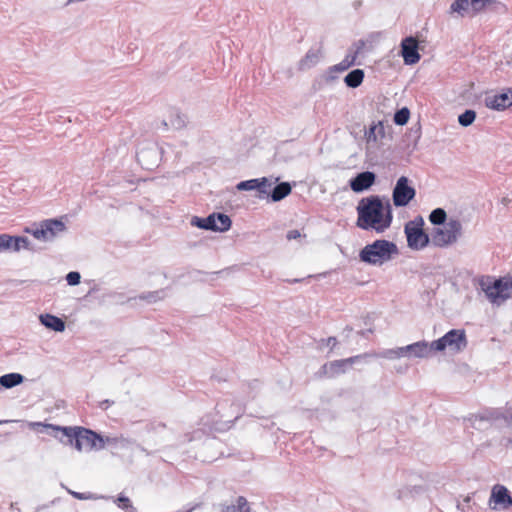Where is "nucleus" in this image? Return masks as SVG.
I'll list each match as a JSON object with an SVG mask.
<instances>
[{
    "label": "nucleus",
    "instance_id": "nucleus-30",
    "mask_svg": "<svg viewBox=\"0 0 512 512\" xmlns=\"http://www.w3.org/2000/svg\"><path fill=\"white\" fill-rule=\"evenodd\" d=\"M10 249L13 252H18L21 249L32 250L33 248L28 238L22 236H12Z\"/></svg>",
    "mask_w": 512,
    "mask_h": 512
},
{
    "label": "nucleus",
    "instance_id": "nucleus-21",
    "mask_svg": "<svg viewBox=\"0 0 512 512\" xmlns=\"http://www.w3.org/2000/svg\"><path fill=\"white\" fill-rule=\"evenodd\" d=\"M486 106L497 111L512 106V91L503 92L486 98Z\"/></svg>",
    "mask_w": 512,
    "mask_h": 512
},
{
    "label": "nucleus",
    "instance_id": "nucleus-33",
    "mask_svg": "<svg viewBox=\"0 0 512 512\" xmlns=\"http://www.w3.org/2000/svg\"><path fill=\"white\" fill-rule=\"evenodd\" d=\"M476 118V113L474 110H466L464 113L458 116V122L463 127L470 126Z\"/></svg>",
    "mask_w": 512,
    "mask_h": 512
},
{
    "label": "nucleus",
    "instance_id": "nucleus-48",
    "mask_svg": "<svg viewBox=\"0 0 512 512\" xmlns=\"http://www.w3.org/2000/svg\"><path fill=\"white\" fill-rule=\"evenodd\" d=\"M508 444L512 447V437L508 439Z\"/></svg>",
    "mask_w": 512,
    "mask_h": 512
},
{
    "label": "nucleus",
    "instance_id": "nucleus-10",
    "mask_svg": "<svg viewBox=\"0 0 512 512\" xmlns=\"http://www.w3.org/2000/svg\"><path fill=\"white\" fill-rule=\"evenodd\" d=\"M415 189L409 185V179L401 176L393 189L392 199L396 207H403L415 197Z\"/></svg>",
    "mask_w": 512,
    "mask_h": 512
},
{
    "label": "nucleus",
    "instance_id": "nucleus-4",
    "mask_svg": "<svg viewBox=\"0 0 512 512\" xmlns=\"http://www.w3.org/2000/svg\"><path fill=\"white\" fill-rule=\"evenodd\" d=\"M66 230L65 223L57 219H46L34 223L24 229L25 233L31 234L35 239L50 242Z\"/></svg>",
    "mask_w": 512,
    "mask_h": 512
},
{
    "label": "nucleus",
    "instance_id": "nucleus-29",
    "mask_svg": "<svg viewBox=\"0 0 512 512\" xmlns=\"http://www.w3.org/2000/svg\"><path fill=\"white\" fill-rule=\"evenodd\" d=\"M364 79V71L362 69H355L349 72L345 78V84L350 88H357L361 85Z\"/></svg>",
    "mask_w": 512,
    "mask_h": 512
},
{
    "label": "nucleus",
    "instance_id": "nucleus-18",
    "mask_svg": "<svg viewBox=\"0 0 512 512\" xmlns=\"http://www.w3.org/2000/svg\"><path fill=\"white\" fill-rule=\"evenodd\" d=\"M401 55L406 65L416 64L420 60L418 41L414 37H406L401 42Z\"/></svg>",
    "mask_w": 512,
    "mask_h": 512
},
{
    "label": "nucleus",
    "instance_id": "nucleus-12",
    "mask_svg": "<svg viewBox=\"0 0 512 512\" xmlns=\"http://www.w3.org/2000/svg\"><path fill=\"white\" fill-rule=\"evenodd\" d=\"M489 505L494 510H507L512 506V496L504 486L497 484L493 486L489 499Z\"/></svg>",
    "mask_w": 512,
    "mask_h": 512
},
{
    "label": "nucleus",
    "instance_id": "nucleus-36",
    "mask_svg": "<svg viewBox=\"0 0 512 512\" xmlns=\"http://www.w3.org/2000/svg\"><path fill=\"white\" fill-rule=\"evenodd\" d=\"M170 123L171 125L175 128V129H181L185 126L186 124V120H185V116L184 115H181L179 113H175L171 119H170Z\"/></svg>",
    "mask_w": 512,
    "mask_h": 512
},
{
    "label": "nucleus",
    "instance_id": "nucleus-13",
    "mask_svg": "<svg viewBox=\"0 0 512 512\" xmlns=\"http://www.w3.org/2000/svg\"><path fill=\"white\" fill-rule=\"evenodd\" d=\"M273 183L266 177L255 178L250 180L241 181L237 184L236 188L239 191H252L258 192L259 198L268 197Z\"/></svg>",
    "mask_w": 512,
    "mask_h": 512
},
{
    "label": "nucleus",
    "instance_id": "nucleus-25",
    "mask_svg": "<svg viewBox=\"0 0 512 512\" xmlns=\"http://www.w3.org/2000/svg\"><path fill=\"white\" fill-rule=\"evenodd\" d=\"M39 321L46 328L55 332H63L65 330V322L55 315L49 313L40 314Z\"/></svg>",
    "mask_w": 512,
    "mask_h": 512
},
{
    "label": "nucleus",
    "instance_id": "nucleus-51",
    "mask_svg": "<svg viewBox=\"0 0 512 512\" xmlns=\"http://www.w3.org/2000/svg\"><path fill=\"white\" fill-rule=\"evenodd\" d=\"M7 422H8L7 420H5V421H0V424H2V423H7Z\"/></svg>",
    "mask_w": 512,
    "mask_h": 512
},
{
    "label": "nucleus",
    "instance_id": "nucleus-20",
    "mask_svg": "<svg viewBox=\"0 0 512 512\" xmlns=\"http://www.w3.org/2000/svg\"><path fill=\"white\" fill-rule=\"evenodd\" d=\"M375 179L376 175L373 172H361L350 180V187L354 192L360 193L369 189L375 183Z\"/></svg>",
    "mask_w": 512,
    "mask_h": 512
},
{
    "label": "nucleus",
    "instance_id": "nucleus-34",
    "mask_svg": "<svg viewBox=\"0 0 512 512\" xmlns=\"http://www.w3.org/2000/svg\"><path fill=\"white\" fill-rule=\"evenodd\" d=\"M409 117H410V111L408 108L404 107L400 110H398L395 115H394V122L397 124V125H405L408 120H409Z\"/></svg>",
    "mask_w": 512,
    "mask_h": 512
},
{
    "label": "nucleus",
    "instance_id": "nucleus-7",
    "mask_svg": "<svg viewBox=\"0 0 512 512\" xmlns=\"http://www.w3.org/2000/svg\"><path fill=\"white\" fill-rule=\"evenodd\" d=\"M73 446L79 452L101 450L103 449L102 436L92 430L77 426Z\"/></svg>",
    "mask_w": 512,
    "mask_h": 512
},
{
    "label": "nucleus",
    "instance_id": "nucleus-40",
    "mask_svg": "<svg viewBox=\"0 0 512 512\" xmlns=\"http://www.w3.org/2000/svg\"><path fill=\"white\" fill-rule=\"evenodd\" d=\"M103 441V449L106 447V445H116V444H123L126 440L122 437H102Z\"/></svg>",
    "mask_w": 512,
    "mask_h": 512
},
{
    "label": "nucleus",
    "instance_id": "nucleus-22",
    "mask_svg": "<svg viewBox=\"0 0 512 512\" xmlns=\"http://www.w3.org/2000/svg\"><path fill=\"white\" fill-rule=\"evenodd\" d=\"M358 358H359V356H355V357H350V358L342 359V360H335L330 363H327L323 366L324 373L328 377H334L340 373H344L346 371V368L349 365L353 364Z\"/></svg>",
    "mask_w": 512,
    "mask_h": 512
},
{
    "label": "nucleus",
    "instance_id": "nucleus-47",
    "mask_svg": "<svg viewBox=\"0 0 512 512\" xmlns=\"http://www.w3.org/2000/svg\"><path fill=\"white\" fill-rule=\"evenodd\" d=\"M504 281L506 282V286L512 296V276L508 279H504Z\"/></svg>",
    "mask_w": 512,
    "mask_h": 512
},
{
    "label": "nucleus",
    "instance_id": "nucleus-32",
    "mask_svg": "<svg viewBox=\"0 0 512 512\" xmlns=\"http://www.w3.org/2000/svg\"><path fill=\"white\" fill-rule=\"evenodd\" d=\"M446 218V212L442 208L434 209L429 216L430 222L434 225H438V227L444 225L447 222Z\"/></svg>",
    "mask_w": 512,
    "mask_h": 512
},
{
    "label": "nucleus",
    "instance_id": "nucleus-3",
    "mask_svg": "<svg viewBox=\"0 0 512 512\" xmlns=\"http://www.w3.org/2000/svg\"><path fill=\"white\" fill-rule=\"evenodd\" d=\"M461 235V222L456 218H449L444 225L433 229L431 242L436 247H447L456 243Z\"/></svg>",
    "mask_w": 512,
    "mask_h": 512
},
{
    "label": "nucleus",
    "instance_id": "nucleus-19",
    "mask_svg": "<svg viewBox=\"0 0 512 512\" xmlns=\"http://www.w3.org/2000/svg\"><path fill=\"white\" fill-rule=\"evenodd\" d=\"M386 136V128L383 121L373 122L365 132L364 137L368 146H377Z\"/></svg>",
    "mask_w": 512,
    "mask_h": 512
},
{
    "label": "nucleus",
    "instance_id": "nucleus-23",
    "mask_svg": "<svg viewBox=\"0 0 512 512\" xmlns=\"http://www.w3.org/2000/svg\"><path fill=\"white\" fill-rule=\"evenodd\" d=\"M357 55H358V51L349 52L340 63L330 67L327 72V79L333 80V79H335V76L333 75V73L344 72L347 69H349L351 66H353L355 64Z\"/></svg>",
    "mask_w": 512,
    "mask_h": 512
},
{
    "label": "nucleus",
    "instance_id": "nucleus-44",
    "mask_svg": "<svg viewBox=\"0 0 512 512\" xmlns=\"http://www.w3.org/2000/svg\"><path fill=\"white\" fill-rule=\"evenodd\" d=\"M286 237L288 240H294L301 237V234L298 230H290L288 231Z\"/></svg>",
    "mask_w": 512,
    "mask_h": 512
},
{
    "label": "nucleus",
    "instance_id": "nucleus-35",
    "mask_svg": "<svg viewBox=\"0 0 512 512\" xmlns=\"http://www.w3.org/2000/svg\"><path fill=\"white\" fill-rule=\"evenodd\" d=\"M162 291H154V292H148L145 294H142L139 296L140 300H145L149 303H154L158 300H160L163 296L161 295Z\"/></svg>",
    "mask_w": 512,
    "mask_h": 512
},
{
    "label": "nucleus",
    "instance_id": "nucleus-1",
    "mask_svg": "<svg viewBox=\"0 0 512 512\" xmlns=\"http://www.w3.org/2000/svg\"><path fill=\"white\" fill-rule=\"evenodd\" d=\"M358 213L357 226L363 230L384 232L392 223V207L390 201L385 202L377 195L362 198L356 208Z\"/></svg>",
    "mask_w": 512,
    "mask_h": 512
},
{
    "label": "nucleus",
    "instance_id": "nucleus-5",
    "mask_svg": "<svg viewBox=\"0 0 512 512\" xmlns=\"http://www.w3.org/2000/svg\"><path fill=\"white\" fill-rule=\"evenodd\" d=\"M432 343L435 353L443 352L446 349L451 353H459L467 347V338L464 330L452 329Z\"/></svg>",
    "mask_w": 512,
    "mask_h": 512
},
{
    "label": "nucleus",
    "instance_id": "nucleus-2",
    "mask_svg": "<svg viewBox=\"0 0 512 512\" xmlns=\"http://www.w3.org/2000/svg\"><path fill=\"white\" fill-rule=\"evenodd\" d=\"M398 253V247L394 242L378 239L360 250L359 259L368 265L382 266L391 261Z\"/></svg>",
    "mask_w": 512,
    "mask_h": 512
},
{
    "label": "nucleus",
    "instance_id": "nucleus-14",
    "mask_svg": "<svg viewBox=\"0 0 512 512\" xmlns=\"http://www.w3.org/2000/svg\"><path fill=\"white\" fill-rule=\"evenodd\" d=\"M405 358L427 359L435 353L433 343L425 340L404 346Z\"/></svg>",
    "mask_w": 512,
    "mask_h": 512
},
{
    "label": "nucleus",
    "instance_id": "nucleus-8",
    "mask_svg": "<svg viewBox=\"0 0 512 512\" xmlns=\"http://www.w3.org/2000/svg\"><path fill=\"white\" fill-rule=\"evenodd\" d=\"M191 224L205 230L225 232L230 229L232 221L226 214L213 213L206 218L193 217Z\"/></svg>",
    "mask_w": 512,
    "mask_h": 512
},
{
    "label": "nucleus",
    "instance_id": "nucleus-42",
    "mask_svg": "<svg viewBox=\"0 0 512 512\" xmlns=\"http://www.w3.org/2000/svg\"><path fill=\"white\" fill-rule=\"evenodd\" d=\"M116 501L118 502V506L122 509H128L132 507L131 501L128 497L120 495Z\"/></svg>",
    "mask_w": 512,
    "mask_h": 512
},
{
    "label": "nucleus",
    "instance_id": "nucleus-31",
    "mask_svg": "<svg viewBox=\"0 0 512 512\" xmlns=\"http://www.w3.org/2000/svg\"><path fill=\"white\" fill-rule=\"evenodd\" d=\"M378 357L388 359V360H396L405 357L404 346L385 349L377 354Z\"/></svg>",
    "mask_w": 512,
    "mask_h": 512
},
{
    "label": "nucleus",
    "instance_id": "nucleus-49",
    "mask_svg": "<svg viewBox=\"0 0 512 512\" xmlns=\"http://www.w3.org/2000/svg\"><path fill=\"white\" fill-rule=\"evenodd\" d=\"M469 501H470V497L468 496V497L465 498V502L468 503Z\"/></svg>",
    "mask_w": 512,
    "mask_h": 512
},
{
    "label": "nucleus",
    "instance_id": "nucleus-26",
    "mask_svg": "<svg viewBox=\"0 0 512 512\" xmlns=\"http://www.w3.org/2000/svg\"><path fill=\"white\" fill-rule=\"evenodd\" d=\"M321 58L320 49H310L305 56L299 61L298 69L301 71L308 70L318 64Z\"/></svg>",
    "mask_w": 512,
    "mask_h": 512
},
{
    "label": "nucleus",
    "instance_id": "nucleus-37",
    "mask_svg": "<svg viewBox=\"0 0 512 512\" xmlns=\"http://www.w3.org/2000/svg\"><path fill=\"white\" fill-rule=\"evenodd\" d=\"M12 236L9 234H0V253L4 251H11L10 244Z\"/></svg>",
    "mask_w": 512,
    "mask_h": 512
},
{
    "label": "nucleus",
    "instance_id": "nucleus-43",
    "mask_svg": "<svg viewBox=\"0 0 512 512\" xmlns=\"http://www.w3.org/2000/svg\"><path fill=\"white\" fill-rule=\"evenodd\" d=\"M69 493L71 495H73L76 499H79V500H87V499H92L94 498L91 494H84V493H79V492H74V491H69Z\"/></svg>",
    "mask_w": 512,
    "mask_h": 512
},
{
    "label": "nucleus",
    "instance_id": "nucleus-50",
    "mask_svg": "<svg viewBox=\"0 0 512 512\" xmlns=\"http://www.w3.org/2000/svg\"><path fill=\"white\" fill-rule=\"evenodd\" d=\"M14 508H15V504L11 503V509H14Z\"/></svg>",
    "mask_w": 512,
    "mask_h": 512
},
{
    "label": "nucleus",
    "instance_id": "nucleus-27",
    "mask_svg": "<svg viewBox=\"0 0 512 512\" xmlns=\"http://www.w3.org/2000/svg\"><path fill=\"white\" fill-rule=\"evenodd\" d=\"M291 193V186L288 182H282L276 185L272 190L270 189L269 196L272 201L278 202L284 199Z\"/></svg>",
    "mask_w": 512,
    "mask_h": 512
},
{
    "label": "nucleus",
    "instance_id": "nucleus-15",
    "mask_svg": "<svg viewBox=\"0 0 512 512\" xmlns=\"http://www.w3.org/2000/svg\"><path fill=\"white\" fill-rule=\"evenodd\" d=\"M500 420H503L507 426H512V409H507L505 412L493 409L486 411L483 414L476 415L473 418V425L476 427L478 422L481 423L484 421L494 424Z\"/></svg>",
    "mask_w": 512,
    "mask_h": 512
},
{
    "label": "nucleus",
    "instance_id": "nucleus-45",
    "mask_svg": "<svg viewBox=\"0 0 512 512\" xmlns=\"http://www.w3.org/2000/svg\"><path fill=\"white\" fill-rule=\"evenodd\" d=\"M322 342L331 348H334L337 345V339L335 337H329L325 340H322Z\"/></svg>",
    "mask_w": 512,
    "mask_h": 512
},
{
    "label": "nucleus",
    "instance_id": "nucleus-24",
    "mask_svg": "<svg viewBox=\"0 0 512 512\" xmlns=\"http://www.w3.org/2000/svg\"><path fill=\"white\" fill-rule=\"evenodd\" d=\"M220 512H251L248 501L243 496H238L234 503H221Z\"/></svg>",
    "mask_w": 512,
    "mask_h": 512
},
{
    "label": "nucleus",
    "instance_id": "nucleus-38",
    "mask_svg": "<svg viewBox=\"0 0 512 512\" xmlns=\"http://www.w3.org/2000/svg\"><path fill=\"white\" fill-rule=\"evenodd\" d=\"M81 275L79 272L71 271L66 275L68 285L75 286L80 283Z\"/></svg>",
    "mask_w": 512,
    "mask_h": 512
},
{
    "label": "nucleus",
    "instance_id": "nucleus-39",
    "mask_svg": "<svg viewBox=\"0 0 512 512\" xmlns=\"http://www.w3.org/2000/svg\"><path fill=\"white\" fill-rule=\"evenodd\" d=\"M149 153H152L154 156H157L158 155V149L156 147H152V149L150 150H141L140 152L137 153V158H138V161L141 163V164H144L146 158L148 157V154Z\"/></svg>",
    "mask_w": 512,
    "mask_h": 512
},
{
    "label": "nucleus",
    "instance_id": "nucleus-28",
    "mask_svg": "<svg viewBox=\"0 0 512 512\" xmlns=\"http://www.w3.org/2000/svg\"><path fill=\"white\" fill-rule=\"evenodd\" d=\"M24 381V376L20 373H8L0 377V385L6 389L20 385Z\"/></svg>",
    "mask_w": 512,
    "mask_h": 512
},
{
    "label": "nucleus",
    "instance_id": "nucleus-9",
    "mask_svg": "<svg viewBox=\"0 0 512 512\" xmlns=\"http://www.w3.org/2000/svg\"><path fill=\"white\" fill-rule=\"evenodd\" d=\"M480 286L492 304L500 305L512 297L504 279H497L493 282L481 281Z\"/></svg>",
    "mask_w": 512,
    "mask_h": 512
},
{
    "label": "nucleus",
    "instance_id": "nucleus-16",
    "mask_svg": "<svg viewBox=\"0 0 512 512\" xmlns=\"http://www.w3.org/2000/svg\"><path fill=\"white\" fill-rule=\"evenodd\" d=\"M488 0H456L450 6L451 13H457L465 16L470 13H476L483 9Z\"/></svg>",
    "mask_w": 512,
    "mask_h": 512
},
{
    "label": "nucleus",
    "instance_id": "nucleus-6",
    "mask_svg": "<svg viewBox=\"0 0 512 512\" xmlns=\"http://www.w3.org/2000/svg\"><path fill=\"white\" fill-rule=\"evenodd\" d=\"M424 221L421 217L406 223L404 232L408 247L413 250H422L428 246L430 237L423 230Z\"/></svg>",
    "mask_w": 512,
    "mask_h": 512
},
{
    "label": "nucleus",
    "instance_id": "nucleus-41",
    "mask_svg": "<svg viewBox=\"0 0 512 512\" xmlns=\"http://www.w3.org/2000/svg\"><path fill=\"white\" fill-rule=\"evenodd\" d=\"M28 426L31 429L39 430L40 432H46L48 434V426H52V424L43 422H29Z\"/></svg>",
    "mask_w": 512,
    "mask_h": 512
},
{
    "label": "nucleus",
    "instance_id": "nucleus-17",
    "mask_svg": "<svg viewBox=\"0 0 512 512\" xmlns=\"http://www.w3.org/2000/svg\"><path fill=\"white\" fill-rule=\"evenodd\" d=\"M77 426H48V434L66 446H73Z\"/></svg>",
    "mask_w": 512,
    "mask_h": 512
},
{
    "label": "nucleus",
    "instance_id": "nucleus-11",
    "mask_svg": "<svg viewBox=\"0 0 512 512\" xmlns=\"http://www.w3.org/2000/svg\"><path fill=\"white\" fill-rule=\"evenodd\" d=\"M427 491V487L421 478H413L407 484L397 490L395 496L401 501L416 499Z\"/></svg>",
    "mask_w": 512,
    "mask_h": 512
},
{
    "label": "nucleus",
    "instance_id": "nucleus-46",
    "mask_svg": "<svg viewBox=\"0 0 512 512\" xmlns=\"http://www.w3.org/2000/svg\"><path fill=\"white\" fill-rule=\"evenodd\" d=\"M112 404H113V401L106 399V400L100 402L99 407L102 409H107Z\"/></svg>",
    "mask_w": 512,
    "mask_h": 512
}]
</instances>
